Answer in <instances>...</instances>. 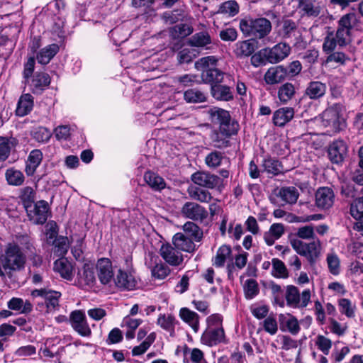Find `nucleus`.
I'll return each instance as SVG.
<instances>
[{
  "instance_id": "obj_47",
  "label": "nucleus",
  "mask_w": 363,
  "mask_h": 363,
  "mask_svg": "<svg viewBox=\"0 0 363 363\" xmlns=\"http://www.w3.org/2000/svg\"><path fill=\"white\" fill-rule=\"evenodd\" d=\"M231 254V249L228 245H222L220 247L216 252V256L213 259V264L216 267H221L224 265L227 258Z\"/></svg>"
},
{
  "instance_id": "obj_42",
  "label": "nucleus",
  "mask_w": 363,
  "mask_h": 363,
  "mask_svg": "<svg viewBox=\"0 0 363 363\" xmlns=\"http://www.w3.org/2000/svg\"><path fill=\"white\" fill-rule=\"evenodd\" d=\"M240 6L236 1L229 0L222 3L218 8L217 13L228 17H233L239 13Z\"/></svg>"
},
{
  "instance_id": "obj_43",
  "label": "nucleus",
  "mask_w": 363,
  "mask_h": 363,
  "mask_svg": "<svg viewBox=\"0 0 363 363\" xmlns=\"http://www.w3.org/2000/svg\"><path fill=\"white\" fill-rule=\"evenodd\" d=\"M79 279L82 283L89 286H92L96 283L94 269L89 264H84L82 272H79Z\"/></svg>"
},
{
  "instance_id": "obj_55",
  "label": "nucleus",
  "mask_w": 363,
  "mask_h": 363,
  "mask_svg": "<svg viewBox=\"0 0 363 363\" xmlns=\"http://www.w3.org/2000/svg\"><path fill=\"white\" fill-rule=\"evenodd\" d=\"M339 310L341 313L347 318H353L355 314V305L347 298H341L338 301Z\"/></svg>"
},
{
  "instance_id": "obj_40",
  "label": "nucleus",
  "mask_w": 363,
  "mask_h": 363,
  "mask_svg": "<svg viewBox=\"0 0 363 363\" xmlns=\"http://www.w3.org/2000/svg\"><path fill=\"white\" fill-rule=\"evenodd\" d=\"M213 96L220 101H229L233 99V95L229 86L220 84H214L211 86Z\"/></svg>"
},
{
  "instance_id": "obj_35",
  "label": "nucleus",
  "mask_w": 363,
  "mask_h": 363,
  "mask_svg": "<svg viewBox=\"0 0 363 363\" xmlns=\"http://www.w3.org/2000/svg\"><path fill=\"white\" fill-rule=\"evenodd\" d=\"M187 192L191 199L202 203H208L212 199L209 191L196 186H189Z\"/></svg>"
},
{
  "instance_id": "obj_12",
  "label": "nucleus",
  "mask_w": 363,
  "mask_h": 363,
  "mask_svg": "<svg viewBox=\"0 0 363 363\" xmlns=\"http://www.w3.org/2000/svg\"><path fill=\"white\" fill-rule=\"evenodd\" d=\"M70 322L73 329L80 335L89 337L91 330L87 323L85 313L82 311H74L71 313Z\"/></svg>"
},
{
  "instance_id": "obj_14",
  "label": "nucleus",
  "mask_w": 363,
  "mask_h": 363,
  "mask_svg": "<svg viewBox=\"0 0 363 363\" xmlns=\"http://www.w3.org/2000/svg\"><path fill=\"white\" fill-rule=\"evenodd\" d=\"M31 295L33 297H43L45 299L48 310L52 311L58 306L61 294L57 291L40 289L32 291Z\"/></svg>"
},
{
  "instance_id": "obj_60",
  "label": "nucleus",
  "mask_w": 363,
  "mask_h": 363,
  "mask_svg": "<svg viewBox=\"0 0 363 363\" xmlns=\"http://www.w3.org/2000/svg\"><path fill=\"white\" fill-rule=\"evenodd\" d=\"M223 158V153L214 150L207 155L205 158V163L210 168H216L220 165Z\"/></svg>"
},
{
  "instance_id": "obj_46",
  "label": "nucleus",
  "mask_w": 363,
  "mask_h": 363,
  "mask_svg": "<svg viewBox=\"0 0 363 363\" xmlns=\"http://www.w3.org/2000/svg\"><path fill=\"white\" fill-rule=\"evenodd\" d=\"M54 268L63 278L69 280L72 278V266L67 260L59 259L55 261Z\"/></svg>"
},
{
  "instance_id": "obj_33",
  "label": "nucleus",
  "mask_w": 363,
  "mask_h": 363,
  "mask_svg": "<svg viewBox=\"0 0 363 363\" xmlns=\"http://www.w3.org/2000/svg\"><path fill=\"white\" fill-rule=\"evenodd\" d=\"M5 178L9 185L14 186L23 185L25 181L23 173L14 167L8 168L6 170Z\"/></svg>"
},
{
  "instance_id": "obj_51",
  "label": "nucleus",
  "mask_w": 363,
  "mask_h": 363,
  "mask_svg": "<svg viewBox=\"0 0 363 363\" xmlns=\"http://www.w3.org/2000/svg\"><path fill=\"white\" fill-rule=\"evenodd\" d=\"M272 274L277 278L288 277V271L284 263L277 258H273L272 260Z\"/></svg>"
},
{
  "instance_id": "obj_34",
  "label": "nucleus",
  "mask_w": 363,
  "mask_h": 363,
  "mask_svg": "<svg viewBox=\"0 0 363 363\" xmlns=\"http://www.w3.org/2000/svg\"><path fill=\"white\" fill-rule=\"evenodd\" d=\"M277 196L280 197L286 203L294 204L297 201L299 193L294 186H284L279 190Z\"/></svg>"
},
{
  "instance_id": "obj_30",
  "label": "nucleus",
  "mask_w": 363,
  "mask_h": 363,
  "mask_svg": "<svg viewBox=\"0 0 363 363\" xmlns=\"http://www.w3.org/2000/svg\"><path fill=\"white\" fill-rule=\"evenodd\" d=\"M33 108V97L30 94H25L20 97L16 113L18 116H25L28 115Z\"/></svg>"
},
{
  "instance_id": "obj_20",
  "label": "nucleus",
  "mask_w": 363,
  "mask_h": 363,
  "mask_svg": "<svg viewBox=\"0 0 363 363\" xmlns=\"http://www.w3.org/2000/svg\"><path fill=\"white\" fill-rule=\"evenodd\" d=\"M327 86L320 81L309 82L304 91V96L312 100H318L326 93Z\"/></svg>"
},
{
  "instance_id": "obj_23",
  "label": "nucleus",
  "mask_w": 363,
  "mask_h": 363,
  "mask_svg": "<svg viewBox=\"0 0 363 363\" xmlns=\"http://www.w3.org/2000/svg\"><path fill=\"white\" fill-rule=\"evenodd\" d=\"M300 8L303 15L315 18L320 15L323 5L317 0H300Z\"/></svg>"
},
{
  "instance_id": "obj_4",
  "label": "nucleus",
  "mask_w": 363,
  "mask_h": 363,
  "mask_svg": "<svg viewBox=\"0 0 363 363\" xmlns=\"http://www.w3.org/2000/svg\"><path fill=\"white\" fill-rule=\"evenodd\" d=\"M290 243L296 253L305 257L310 264H313L320 255L321 243L319 240L305 242L299 239H292Z\"/></svg>"
},
{
  "instance_id": "obj_9",
  "label": "nucleus",
  "mask_w": 363,
  "mask_h": 363,
  "mask_svg": "<svg viewBox=\"0 0 363 363\" xmlns=\"http://www.w3.org/2000/svg\"><path fill=\"white\" fill-rule=\"evenodd\" d=\"M182 216L194 221H202L208 216L206 208L200 204L193 202H186L181 208Z\"/></svg>"
},
{
  "instance_id": "obj_64",
  "label": "nucleus",
  "mask_w": 363,
  "mask_h": 363,
  "mask_svg": "<svg viewBox=\"0 0 363 363\" xmlns=\"http://www.w3.org/2000/svg\"><path fill=\"white\" fill-rule=\"evenodd\" d=\"M350 58L342 52H333L327 57V62H335L345 65Z\"/></svg>"
},
{
  "instance_id": "obj_32",
  "label": "nucleus",
  "mask_w": 363,
  "mask_h": 363,
  "mask_svg": "<svg viewBox=\"0 0 363 363\" xmlns=\"http://www.w3.org/2000/svg\"><path fill=\"white\" fill-rule=\"evenodd\" d=\"M7 306L10 310L17 311L22 314L30 313L33 311V305L28 301L21 298L13 297L9 301Z\"/></svg>"
},
{
  "instance_id": "obj_11",
  "label": "nucleus",
  "mask_w": 363,
  "mask_h": 363,
  "mask_svg": "<svg viewBox=\"0 0 363 363\" xmlns=\"http://www.w3.org/2000/svg\"><path fill=\"white\" fill-rule=\"evenodd\" d=\"M97 277L103 285H110L114 280V273L111 260L108 258L99 259L96 266Z\"/></svg>"
},
{
  "instance_id": "obj_53",
  "label": "nucleus",
  "mask_w": 363,
  "mask_h": 363,
  "mask_svg": "<svg viewBox=\"0 0 363 363\" xmlns=\"http://www.w3.org/2000/svg\"><path fill=\"white\" fill-rule=\"evenodd\" d=\"M326 262L329 272L333 275H338L340 272V260L337 255L334 252L328 253Z\"/></svg>"
},
{
  "instance_id": "obj_6",
  "label": "nucleus",
  "mask_w": 363,
  "mask_h": 363,
  "mask_svg": "<svg viewBox=\"0 0 363 363\" xmlns=\"http://www.w3.org/2000/svg\"><path fill=\"white\" fill-rule=\"evenodd\" d=\"M29 220L34 224H43L48 217L49 206L48 202L40 200L26 209Z\"/></svg>"
},
{
  "instance_id": "obj_62",
  "label": "nucleus",
  "mask_w": 363,
  "mask_h": 363,
  "mask_svg": "<svg viewBox=\"0 0 363 363\" xmlns=\"http://www.w3.org/2000/svg\"><path fill=\"white\" fill-rule=\"evenodd\" d=\"M23 240H25L26 248L30 252L29 257L33 265L35 267L40 266L43 261L42 257L36 254L33 243L30 242V239L27 236L23 237Z\"/></svg>"
},
{
  "instance_id": "obj_29",
  "label": "nucleus",
  "mask_w": 363,
  "mask_h": 363,
  "mask_svg": "<svg viewBox=\"0 0 363 363\" xmlns=\"http://www.w3.org/2000/svg\"><path fill=\"white\" fill-rule=\"evenodd\" d=\"M59 46L57 44L53 43L45 46L41 49L36 55L38 63L41 65H47L58 52Z\"/></svg>"
},
{
  "instance_id": "obj_16",
  "label": "nucleus",
  "mask_w": 363,
  "mask_h": 363,
  "mask_svg": "<svg viewBox=\"0 0 363 363\" xmlns=\"http://www.w3.org/2000/svg\"><path fill=\"white\" fill-rule=\"evenodd\" d=\"M192 182L200 186L213 189L220 183V179L205 172H196L191 175Z\"/></svg>"
},
{
  "instance_id": "obj_28",
  "label": "nucleus",
  "mask_w": 363,
  "mask_h": 363,
  "mask_svg": "<svg viewBox=\"0 0 363 363\" xmlns=\"http://www.w3.org/2000/svg\"><path fill=\"white\" fill-rule=\"evenodd\" d=\"M342 109L340 104H335L333 106L327 108L323 113V119L326 121L328 125H333L336 127L340 124V111Z\"/></svg>"
},
{
  "instance_id": "obj_15",
  "label": "nucleus",
  "mask_w": 363,
  "mask_h": 363,
  "mask_svg": "<svg viewBox=\"0 0 363 363\" xmlns=\"http://www.w3.org/2000/svg\"><path fill=\"white\" fill-rule=\"evenodd\" d=\"M347 151V147L343 140H335L328 146V157L333 163L340 164L343 161Z\"/></svg>"
},
{
  "instance_id": "obj_10",
  "label": "nucleus",
  "mask_w": 363,
  "mask_h": 363,
  "mask_svg": "<svg viewBox=\"0 0 363 363\" xmlns=\"http://www.w3.org/2000/svg\"><path fill=\"white\" fill-rule=\"evenodd\" d=\"M160 254L162 259L171 266L178 267L183 263V255L173 244H162L160 249Z\"/></svg>"
},
{
  "instance_id": "obj_13",
  "label": "nucleus",
  "mask_w": 363,
  "mask_h": 363,
  "mask_svg": "<svg viewBox=\"0 0 363 363\" xmlns=\"http://www.w3.org/2000/svg\"><path fill=\"white\" fill-rule=\"evenodd\" d=\"M315 205L320 209H329L335 201V194L330 187H320L315 194Z\"/></svg>"
},
{
  "instance_id": "obj_45",
  "label": "nucleus",
  "mask_w": 363,
  "mask_h": 363,
  "mask_svg": "<svg viewBox=\"0 0 363 363\" xmlns=\"http://www.w3.org/2000/svg\"><path fill=\"white\" fill-rule=\"evenodd\" d=\"M262 167L264 171L272 175H277L284 171L281 164L278 160L270 157L263 160Z\"/></svg>"
},
{
  "instance_id": "obj_37",
  "label": "nucleus",
  "mask_w": 363,
  "mask_h": 363,
  "mask_svg": "<svg viewBox=\"0 0 363 363\" xmlns=\"http://www.w3.org/2000/svg\"><path fill=\"white\" fill-rule=\"evenodd\" d=\"M201 77L206 83L218 84L223 79V72L216 68L206 67Z\"/></svg>"
},
{
  "instance_id": "obj_2",
  "label": "nucleus",
  "mask_w": 363,
  "mask_h": 363,
  "mask_svg": "<svg viewBox=\"0 0 363 363\" xmlns=\"http://www.w3.org/2000/svg\"><path fill=\"white\" fill-rule=\"evenodd\" d=\"M239 27L245 36L261 40L271 33L272 25L269 19L264 17L245 18L240 20Z\"/></svg>"
},
{
  "instance_id": "obj_19",
  "label": "nucleus",
  "mask_w": 363,
  "mask_h": 363,
  "mask_svg": "<svg viewBox=\"0 0 363 363\" xmlns=\"http://www.w3.org/2000/svg\"><path fill=\"white\" fill-rule=\"evenodd\" d=\"M288 75L287 69L283 66L270 67L264 74V79L267 84H275L285 80Z\"/></svg>"
},
{
  "instance_id": "obj_1",
  "label": "nucleus",
  "mask_w": 363,
  "mask_h": 363,
  "mask_svg": "<svg viewBox=\"0 0 363 363\" xmlns=\"http://www.w3.org/2000/svg\"><path fill=\"white\" fill-rule=\"evenodd\" d=\"M211 121L219 125L212 136L213 146L217 149H224L230 146L229 138L238 133L239 125L230 117L228 111L219 108H214L210 111Z\"/></svg>"
},
{
  "instance_id": "obj_63",
  "label": "nucleus",
  "mask_w": 363,
  "mask_h": 363,
  "mask_svg": "<svg viewBox=\"0 0 363 363\" xmlns=\"http://www.w3.org/2000/svg\"><path fill=\"white\" fill-rule=\"evenodd\" d=\"M335 38L339 46H345L351 42V31L338 27L336 31Z\"/></svg>"
},
{
  "instance_id": "obj_17",
  "label": "nucleus",
  "mask_w": 363,
  "mask_h": 363,
  "mask_svg": "<svg viewBox=\"0 0 363 363\" xmlns=\"http://www.w3.org/2000/svg\"><path fill=\"white\" fill-rule=\"evenodd\" d=\"M225 333L221 327L208 328L202 335L201 342L208 346H213L224 342Z\"/></svg>"
},
{
  "instance_id": "obj_8",
  "label": "nucleus",
  "mask_w": 363,
  "mask_h": 363,
  "mask_svg": "<svg viewBox=\"0 0 363 363\" xmlns=\"http://www.w3.org/2000/svg\"><path fill=\"white\" fill-rule=\"evenodd\" d=\"M145 265L150 269L152 276L158 279H164L170 273L169 268L162 263L159 257L149 252L145 257Z\"/></svg>"
},
{
  "instance_id": "obj_58",
  "label": "nucleus",
  "mask_w": 363,
  "mask_h": 363,
  "mask_svg": "<svg viewBox=\"0 0 363 363\" xmlns=\"http://www.w3.org/2000/svg\"><path fill=\"white\" fill-rule=\"evenodd\" d=\"M350 214L356 220L363 219V197L354 199L350 205Z\"/></svg>"
},
{
  "instance_id": "obj_18",
  "label": "nucleus",
  "mask_w": 363,
  "mask_h": 363,
  "mask_svg": "<svg viewBox=\"0 0 363 363\" xmlns=\"http://www.w3.org/2000/svg\"><path fill=\"white\" fill-rule=\"evenodd\" d=\"M172 244L179 251L193 253L196 250L193 240L183 233H177L173 236Z\"/></svg>"
},
{
  "instance_id": "obj_25",
  "label": "nucleus",
  "mask_w": 363,
  "mask_h": 363,
  "mask_svg": "<svg viewBox=\"0 0 363 363\" xmlns=\"http://www.w3.org/2000/svg\"><path fill=\"white\" fill-rule=\"evenodd\" d=\"M186 23H179L171 28L169 33L173 38H183L191 35L194 31L193 18L189 17L185 20Z\"/></svg>"
},
{
  "instance_id": "obj_22",
  "label": "nucleus",
  "mask_w": 363,
  "mask_h": 363,
  "mask_svg": "<svg viewBox=\"0 0 363 363\" xmlns=\"http://www.w3.org/2000/svg\"><path fill=\"white\" fill-rule=\"evenodd\" d=\"M212 38L207 30H201L195 33L189 39V45L192 47L211 49Z\"/></svg>"
},
{
  "instance_id": "obj_31",
  "label": "nucleus",
  "mask_w": 363,
  "mask_h": 363,
  "mask_svg": "<svg viewBox=\"0 0 363 363\" xmlns=\"http://www.w3.org/2000/svg\"><path fill=\"white\" fill-rule=\"evenodd\" d=\"M179 317L187 323L193 330L196 333L199 328V315L189 309L188 308H182L179 311Z\"/></svg>"
},
{
  "instance_id": "obj_21",
  "label": "nucleus",
  "mask_w": 363,
  "mask_h": 363,
  "mask_svg": "<svg viewBox=\"0 0 363 363\" xmlns=\"http://www.w3.org/2000/svg\"><path fill=\"white\" fill-rule=\"evenodd\" d=\"M43 160V153L38 149L33 150L26 161L25 172L28 177L33 176Z\"/></svg>"
},
{
  "instance_id": "obj_36",
  "label": "nucleus",
  "mask_w": 363,
  "mask_h": 363,
  "mask_svg": "<svg viewBox=\"0 0 363 363\" xmlns=\"http://www.w3.org/2000/svg\"><path fill=\"white\" fill-rule=\"evenodd\" d=\"M17 144L16 138L0 136V160L5 161L10 155L11 148Z\"/></svg>"
},
{
  "instance_id": "obj_56",
  "label": "nucleus",
  "mask_w": 363,
  "mask_h": 363,
  "mask_svg": "<svg viewBox=\"0 0 363 363\" xmlns=\"http://www.w3.org/2000/svg\"><path fill=\"white\" fill-rule=\"evenodd\" d=\"M155 337V333H150L140 345L133 347L132 350L133 355L138 356L144 354L154 342Z\"/></svg>"
},
{
  "instance_id": "obj_50",
  "label": "nucleus",
  "mask_w": 363,
  "mask_h": 363,
  "mask_svg": "<svg viewBox=\"0 0 363 363\" xmlns=\"http://www.w3.org/2000/svg\"><path fill=\"white\" fill-rule=\"evenodd\" d=\"M184 97L189 103H201L206 99L205 93L196 89L186 91L184 94Z\"/></svg>"
},
{
  "instance_id": "obj_48",
  "label": "nucleus",
  "mask_w": 363,
  "mask_h": 363,
  "mask_svg": "<svg viewBox=\"0 0 363 363\" xmlns=\"http://www.w3.org/2000/svg\"><path fill=\"white\" fill-rule=\"evenodd\" d=\"M295 94V88L291 83H285L278 90V97L283 104H286Z\"/></svg>"
},
{
  "instance_id": "obj_52",
  "label": "nucleus",
  "mask_w": 363,
  "mask_h": 363,
  "mask_svg": "<svg viewBox=\"0 0 363 363\" xmlns=\"http://www.w3.org/2000/svg\"><path fill=\"white\" fill-rule=\"evenodd\" d=\"M245 296L247 299H252L259 292L258 284L255 279H249L245 281L243 286Z\"/></svg>"
},
{
  "instance_id": "obj_38",
  "label": "nucleus",
  "mask_w": 363,
  "mask_h": 363,
  "mask_svg": "<svg viewBox=\"0 0 363 363\" xmlns=\"http://www.w3.org/2000/svg\"><path fill=\"white\" fill-rule=\"evenodd\" d=\"M177 321L174 316L170 314H161L157 318V324L164 330L169 333L171 336L174 335L175 325Z\"/></svg>"
},
{
  "instance_id": "obj_26",
  "label": "nucleus",
  "mask_w": 363,
  "mask_h": 363,
  "mask_svg": "<svg viewBox=\"0 0 363 363\" xmlns=\"http://www.w3.org/2000/svg\"><path fill=\"white\" fill-rule=\"evenodd\" d=\"M113 281L118 288L127 290L135 289L137 284L135 277L132 274L121 270L118 271L116 278L114 279Z\"/></svg>"
},
{
  "instance_id": "obj_24",
  "label": "nucleus",
  "mask_w": 363,
  "mask_h": 363,
  "mask_svg": "<svg viewBox=\"0 0 363 363\" xmlns=\"http://www.w3.org/2000/svg\"><path fill=\"white\" fill-rule=\"evenodd\" d=\"M294 116V110L291 107H283L277 109L273 114V123L275 125L283 127L291 121Z\"/></svg>"
},
{
  "instance_id": "obj_54",
  "label": "nucleus",
  "mask_w": 363,
  "mask_h": 363,
  "mask_svg": "<svg viewBox=\"0 0 363 363\" xmlns=\"http://www.w3.org/2000/svg\"><path fill=\"white\" fill-rule=\"evenodd\" d=\"M357 23V16L354 13H350L341 17L338 21V27L351 31L356 26Z\"/></svg>"
},
{
  "instance_id": "obj_3",
  "label": "nucleus",
  "mask_w": 363,
  "mask_h": 363,
  "mask_svg": "<svg viewBox=\"0 0 363 363\" xmlns=\"http://www.w3.org/2000/svg\"><path fill=\"white\" fill-rule=\"evenodd\" d=\"M0 259L3 269L9 273L23 269L26 262V255L15 242H9L6 245Z\"/></svg>"
},
{
  "instance_id": "obj_61",
  "label": "nucleus",
  "mask_w": 363,
  "mask_h": 363,
  "mask_svg": "<svg viewBox=\"0 0 363 363\" xmlns=\"http://www.w3.org/2000/svg\"><path fill=\"white\" fill-rule=\"evenodd\" d=\"M31 134L33 138L39 143H46L51 137L50 131L48 128L42 126L34 128Z\"/></svg>"
},
{
  "instance_id": "obj_44",
  "label": "nucleus",
  "mask_w": 363,
  "mask_h": 363,
  "mask_svg": "<svg viewBox=\"0 0 363 363\" xmlns=\"http://www.w3.org/2000/svg\"><path fill=\"white\" fill-rule=\"evenodd\" d=\"M279 33L285 39L296 38L298 33L296 23L290 19L284 20L282 22Z\"/></svg>"
},
{
  "instance_id": "obj_39",
  "label": "nucleus",
  "mask_w": 363,
  "mask_h": 363,
  "mask_svg": "<svg viewBox=\"0 0 363 363\" xmlns=\"http://www.w3.org/2000/svg\"><path fill=\"white\" fill-rule=\"evenodd\" d=\"M145 182L155 191H161L166 186V183L162 177L151 172H147L144 175Z\"/></svg>"
},
{
  "instance_id": "obj_5",
  "label": "nucleus",
  "mask_w": 363,
  "mask_h": 363,
  "mask_svg": "<svg viewBox=\"0 0 363 363\" xmlns=\"http://www.w3.org/2000/svg\"><path fill=\"white\" fill-rule=\"evenodd\" d=\"M285 297L288 306L293 308H305L310 302L311 291L306 289L300 294L296 286L290 285L286 288Z\"/></svg>"
},
{
  "instance_id": "obj_57",
  "label": "nucleus",
  "mask_w": 363,
  "mask_h": 363,
  "mask_svg": "<svg viewBox=\"0 0 363 363\" xmlns=\"http://www.w3.org/2000/svg\"><path fill=\"white\" fill-rule=\"evenodd\" d=\"M296 236L302 240H318L315 233V228L312 225H304L297 229Z\"/></svg>"
},
{
  "instance_id": "obj_49",
  "label": "nucleus",
  "mask_w": 363,
  "mask_h": 363,
  "mask_svg": "<svg viewBox=\"0 0 363 363\" xmlns=\"http://www.w3.org/2000/svg\"><path fill=\"white\" fill-rule=\"evenodd\" d=\"M50 84V77L48 73L36 72L32 79L31 86L36 89H43Z\"/></svg>"
},
{
  "instance_id": "obj_59",
  "label": "nucleus",
  "mask_w": 363,
  "mask_h": 363,
  "mask_svg": "<svg viewBox=\"0 0 363 363\" xmlns=\"http://www.w3.org/2000/svg\"><path fill=\"white\" fill-rule=\"evenodd\" d=\"M20 198L23 202L25 209L28 208V206L33 205L35 199V192L32 187L26 186L21 189Z\"/></svg>"
},
{
  "instance_id": "obj_41",
  "label": "nucleus",
  "mask_w": 363,
  "mask_h": 363,
  "mask_svg": "<svg viewBox=\"0 0 363 363\" xmlns=\"http://www.w3.org/2000/svg\"><path fill=\"white\" fill-rule=\"evenodd\" d=\"M182 229L186 235L194 240L196 242H200L203 238L202 230L194 222L187 221L182 226Z\"/></svg>"
},
{
  "instance_id": "obj_27",
  "label": "nucleus",
  "mask_w": 363,
  "mask_h": 363,
  "mask_svg": "<svg viewBox=\"0 0 363 363\" xmlns=\"http://www.w3.org/2000/svg\"><path fill=\"white\" fill-rule=\"evenodd\" d=\"M256 49V43L251 40L239 41L235 45L234 53L237 57L250 56Z\"/></svg>"
},
{
  "instance_id": "obj_7",
  "label": "nucleus",
  "mask_w": 363,
  "mask_h": 363,
  "mask_svg": "<svg viewBox=\"0 0 363 363\" xmlns=\"http://www.w3.org/2000/svg\"><path fill=\"white\" fill-rule=\"evenodd\" d=\"M266 60L272 64L278 63L291 53V47L285 43H279L271 48L262 49Z\"/></svg>"
}]
</instances>
